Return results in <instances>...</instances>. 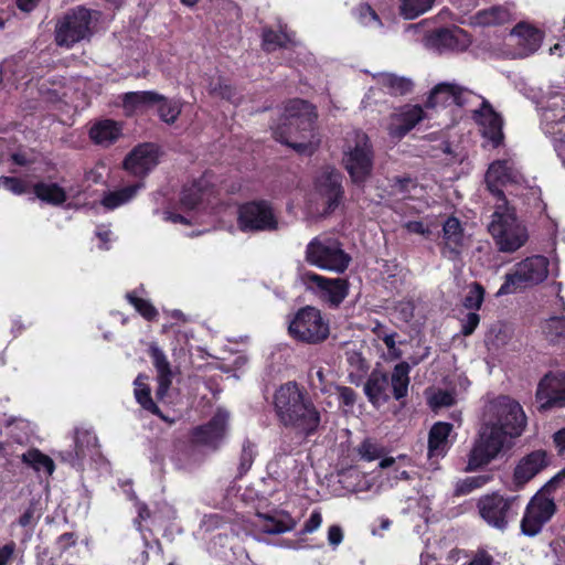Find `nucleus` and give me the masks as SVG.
<instances>
[{"mask_svg": "<svg viewBox=\"0 0 565 565\" xmlns=\"http://www.w3.org/2000/svg\"><path fill=\"white\" fill-rule=\"evenodd\" d=\"M359 454L362 459L372 461L380 458L382 454V448L372 440H365L364 443H362L359 449Z\"/></svg>", "mask_w": 565, "mask_h": 565, "instance_id": "obj_53", "label": "nucleus"}, {"mask_svg": "<svg viewBox=\"0 0 565 565\" xmlns=\"http://www.w3.org/2000/svg\"><path fill=\"white\" fill-rule=\"evenodd\" d=\"M396 311L399 312L403 321H408L414 315V305L411 301H404L396 306Z\"/></svg>", "mask_w": 565, "mask_h": 565, "instance_id": "obj_61", "label": "nucleus"}, {"mask_svg": "<svg viewBox=\"0 0 565 565\" xmlns=\"http://www.w3.org/2000/svg\"><path fill=\"white\" fill-rule=\"evenodd\" d=\"M445 247L451 254H458L463 245V235L460 222L455 217H449L443 227Z\"/></svg>", "mask_w": 565, "mask_h": 565, "instance_id": "obj_36", "label": "nucleus"}, {"mask_svg": "<svg viewBox=\"0 0 565 565\" xmlns=\"http://www.w3.org/2000/svg\"><path fill=\"white\" fill-rule=\"evenodd\" d=\"M142 186L143 184L138 182L121 190L108 192L104 195L102 204L108 210H114L130 201Z\"/></svg>", "mask_w": 565, "mask_h": 565, "instance_id": "obj_39", "label": "nucleus"}, {"mask_svg": "<svg viewBox=\"0 0 565 565\" xmlns=\"http://www.w3.org/2000/svg\"><path fill=\"white\" fill-rule=\"evenodd\" d=\"M159 162V150L152 143L134 148L124 161V169L135 177L147 175Z\"/></svg>", "mask_w": 565, "mask_h": 565, "instance_id": "obj_20", "label": "nucleus"}, {"mask_svg": "<svg viewBox=\"0 0 565 565\" xmlns=\"http://www.w3.org/2000/svg\"><path fill=\"white\" fill-rule=\"evenodd\" d=\"M564 479L565 468L547 481L530 500L521 520V530L524 535H537L555 514L556 504L551 494Z\"/></svg>", "mask_w": 565, "mask_h": 565, "instance_id": "obj_4", "label": "nucleus"}, {"mask_svg": "<svg viewBox=\"0 0 565 565\" xmlns=\"http://www.w3.org/2000/svg\"><path fill=\"white\" fill-rule=\"evenodd\" d=\"M554 443L558 452H565V428L556 431L553 436Z\"/></svg>", "mask_w": 565, "mask_h": 565, "instance_id": "obj_64", "label": "nucleus"}, {"mask_svg": "<svg viewBox=\"0 0 565 565\" xmlns=\"http://www.w3.org/2000/svg\"><path fill=\"white\" fill-rule=\"evenodd\" d=\"M512 18L513 13L509 6H492L478 11L473 15V23L481 26H492L508 23Z\"/></svg>", "mask_w": 565, "mask_h": 565, "instance_id": "obj_34", "label": "nucleus"}, {"mask_svg": "<svg viewBox=\"0 0 565 565\" xmlns=\"http://www.w3.org/2000/svg\"><path fill=\"white\" fill-rule=\"evenodd\" d=\"M263 49L273 52L278 49H288L298 44L295 33L289 31L286 24H279L277 31L265 26L262 32Z\"/></svg>", "mask_w": 565, "mask_h": 565, "instance_id": "obj_28", "label": "nucleus"}, {"mask_svg": "<svg viewBox=\"0 0 565 565\" xmlns=\"http://www.w3.org/2000/svg\"><path fill=\"white\" fill-rule=\"evenodd\" d=\"M279 420L302 435H310L320 425V414L296 383H287L275 394Z\"/></svg>", "mask_w": 565, "mask_h": 565, "instance_id": "obj_3", "label": "nucleus"}, {"mask_svg": "<svg viewBox=\"0 0 565 565\" xmlns=\"http://www.w3.org/2000/svg\"><path fill=\"white\" fill-rule=\"evenodd\" d=\"M97 443V438L94 434L88 430H79L77 429L75 433V455L74 457L70 455V461L74 462V460H79L87 455V451L95 447Z\"/></svg>", "mask_w": 565, "mask_h": 565, "instance_id": "obj_43", "label": "nucleus"}, {"mask_svg": "<svg viewBox=\"0 0 565 565\" xmlns=\"http://www.w3.org/2000/svg\"><path fill=\"white\" fill-rule=\"evenodd\" d=\"M472 100H479V95L454 83H440L430 92L426 107H447L451 105L469 106Z\"/></svg>", "mask_w": 565, "mask_h": 565, "instance_id": "obj_17", "label": "nucleus"}, {"mask_svg": "<svg viewBox=\"0 0 565 565\" xmlns=\"http://www.w3.org/2000/svg\"><path fill=\"white\" fill-rule=\"evenodd\" d=\"M409 365L406 362L397 364L391 376V386L393 395L396 399H401L407 395L409 384Z\"/></svg>", "mask_w": 565, "mask_h": 565, "instance_id": "obj_38", "label": "nucleus"}, {"mask_svg": "<svg viewBox=\"0 0 565 565\" xmlns=\"http://www.w3.org/2000/svg\"><path fill=\"white\" fill-rule=\"evenodd\" d=\"M548 465L547 454L536 450L523 457L516 465L513 482L518 488L523 487Z\"/></svg>", "mask_w": 565, "mask_h": 565, "instance_id": "obj_23", "label": "nucleus"}, {"mask_svg": "<svg viewBox=\"0 0 565 565\" xmlns=\"http://www.w3.org/2000/svg\"><path fill=\"white\" fill-rule=\"evenodd\" d=\"M520 507L519 495L504 497L500 493L482 495L477 502L480 518L500 531L505 530L510 520L518 515Z\"/></svg>", "mask_w": 565, "mask_h": 565, "instance_id": "obj_7", "label": "nucleus"}, {"mask_svg": "<svg viewBox=\"0 0 565 565\" xmlns=\"http://www.w3.org/2000/svg\"><path fill=\"white\" fill-rule=\"evenodd\" d=\"M214 190L206 177L183 189L180 203L185 210H193L204 202L210 203Z\"/></svg>", "mask_w": 565, "mask_h": 565, "instance_id": "obj_24", "label": "nucleus"}, {"mask_svg": "<svg viewBox=\"0 0 565 565\" xmlns=\"http://www.w3.org/2000/svg\"><path fill=\"white\" fill-rule=\"evenodd\" d=\"M121 130L119 122L111 119H103L92 126L89 136L95 143L108 147L121 136Z\"/></svg>", "mask_w": 565, "mask_h": 565, "instance_id": "obj_32", "label": "nucleus"}, {"mask_svg": "<svg viewBox=\"0 0 565 565\" xmlns=\"http://www.w3.org/2000/svg\"><path fill=\"white\" fill-rule=\"evenodd\" d=\"M469 106L476 107L472 109V117L483 138L489 140L493 147L499 146L503 140L501 116L481 96H479V100H472Z\"/></svg>", "mask_w": 565, "mask_h": 565, "instance_id": "obj_13", "label": "nucleus"}, {"mask_svg": "<svg viewBox=\"0 0 565 565\" xmlns=\"http://www.w3.org/2000/svg\"><path fill=\"white\" fill-rule=\"evenodd\" d=\"M238 226L244 232L276 231L278 220L268 202H249L238 210Z\"/></svg>", "mask_w": 565, "mask_h": 565, "instance_id": "obj_12", "label": "nucleus"}, {"mask_svg": "<svg viewBox=\"0 0 565 565\" xmlns=\"http://www.w3.org/2000/svg\"><path fill=\"white\" fill-rule=\"evenodd\" d=\"M21 458L24 463L29 465L36 471H45L46 473L52 475L55 469L53 460L49 456L42 454L39 449H30L24 452Z\"/></svg>", "mask_w": 565, "mask_h": 565, "instance_id": "obj_42", "label": "nucleus"}, {"mask_svg": "<svg viewBox=\"0 0 565 565\" xmlns=\"http://www.w3.org/2000/svg\"><path fill=\"white\" fill-rule=\"evenodd\" d=\"M34 193L40 200L53 205H60L66 200L65 191L55 183H38Z\"/></svg>", "mask_w": 565, "mask_h": 565, "instance_id": "obj_40", "label": "nucleus"}, {"mask_svg": "<svg viewBox=\"0 0 565 565\" xmlns=\"http://www.w3.org/2000/svg\"><path fill=\"white\" fill-rule=\"evenodd\" d=\"M90 12L78 7L60 20L55 28L57 45L71 47L89 34Z\"/></svg>", "mask_w": 565, "mask_h": 565, "instance_id": "obj_11", "label": "nucleus"}, {"mask_svg": "<svg viewBox=\"0 0 565 565\" xmlns=\"http://www.w3.org/2000/svg\"><path fill=\"white\" fill-rule=\"evenodd\" d=\"M470 42L468 33L459 28L440 29L435 33V44L440 50L463 51Z\"/></svg>", "mask_w": 565, "mask_h": 565, "instance_id": "obj_30", "label": "nucleus"}, {"mask_svg": "<svg viewBox=\"0 0 565 565\" xmlns=\"http://www.w3.org/2000/svg\"><path fill=\"white\" fill-rule=\"evenodd\" d=\"M322 523V514L320 511L315 510L310 514L309 519L305 522L302 533L309 534L317 531Z\"/></svg>", "mask_w": 565, "mask_h": 565, "instance_id": "obj_56", "label": "nucleus"}, {"mask_svg": "<svg viewBox=\"0 0 565 565\" xmlns=\"http://www.w3.org/2000/svg\"><path fill=\"white\" fill-rule=\"evenodd\" d=\"M377 84L382 86L388 94L402 96L411 93L414 83L411 78L397 76L392 73H383L377 76Z\"/></svg>", "mask_w": 565, "mask_h": 565, "instance_id": "obj_35", "label": "nucleus"}, {"mask_svg": "<svg viewBox=\"0 0 565 565\" xmlns=\"http://www.w3.org/2000/svg\"><path fill=\"white\" fill-rule=\"evenodd\" d=\"M158 114L167 124H173L181 113V104L177 100H168L163 96V100L157 103Z\"/></svg>", "mask_w": 565, "mask_h": 565, "instance_id": "obj_45", "label": "nucleus"}, {"mask_svg": "<svg viewBox=\"0 0 565 565\" xmlns=\"http://www.w3.org/2000/svg\"><path fill=\"white\" fill-rule=\"evenodd\" d=\"M0 186L14 194H21L24 192L23 183L17 178L0 177Z\"/></svg>", "mask_w": 565, "mask_h": 565, "instance_id": "obj_55", "label": "nucleus"}, {"mask_svg": "<svg viewBox=\"0 0 565 565\" xmlns=\"http://www.w3.org/2000/svg\"><path fill=\"white\" fill-rule=\"evenodd\" d=\"M288 331L294 339L309 344L323 342L330 333L329 324L320 310L310 306L298 310L289 323Z\"/></svg>", "mask_w": 565, "mask_h": 565, "instance_id": "obj_8", "label": "nucleus"}, {"mask_svg": "<svg viewBox=\"0 0 565 565\" xmlns=\"http://www.w3.org/2000/svg\"><path fill=\"white\" fill-rule=\"evenodd\" d=\"M388 380L384 374L373 372L364 385V393L369 401L375 406L384 405L390 398Z\"/></svg>", "mask_w": 565, "mask_h": 565, "instance_id": "obj_31", "label": "nucleus"}, {"mask_svg": "<svg viewBox=\"0 0 565 565\" xmlns=\"http://www.w3.org/2000/svg\"><path fill=\"white\" fill-rule=\"evenodd\" d=\"M480 322V317L477 312H470L462 320V329L461 332L463 335H470L478 327Z\"/></svg>", "mask_w": 565, "mask_h": 565, "instance_id": "obj_57", "label": "nucleus"}, {"mask_svg": "<svg viewBox=\"0 0 565 565\" xmlns=\"http://www.w3.org/2000/svg\"><path fill=\"white\" fill-rule=\"evenodd\" d=\"M128 301L135 307V309L147 320H152L157 316L156 308L148 301L135 294H127Z\"/></svg>", "mask_w": 565, "mask_h": 565, "instance_id": "obj_49", "label": "nucleus"}, {"mask_svg": "<svg viewBox=\"0 0 565 565\" xmlns=\"http://www.w3.org/2000/svg\"><path fill=\"white\" fill-rule=\"evenodd\" d=\"M452 430V425L449 423L438 422L429 431L428 438V456L429 459L443 458L450 448L449 436Z\"/></svg>", "mask_w": 565, "mask_h": 565, "instance_id": "obj_26", "label": "nucleus"}, {"mask_svg": "<svg viewBox=\"0 0 565 565\" xmlns=\"http://www.w3.org/2000/svg\"><path fill=\"white\" fill-rule=\"evenodd\" d=\"M359 18L363 25L377 29L381 26V21L375 13L374 10H372L369 6H361L359 9Z\"/></svg>", "mask_w": 565, "mask_h": 565, "instance_id": "obj_52", "label": "nucleus"}, {"mask_svg": "<svg viewBox=\"0 0 565 565\" xmlns=\"http://www.w3.org/2000/svg\"><path fill=\"white\" fill-rule=\"evenodd\" d=\"M405 227L409 233L419 234L424 237H429L431 234L430 227L420 221H409Z\"/></svg>", "mask_w": 565, "mask_h": 565, "instance_id": "obj_58", "label": "nucleus"}, {"mask_svg": "<svg viewBox=\"0 0 565 565\" xmlns=\"http://www.w3.org/2000/svg\"><path fill=\"white\" fill-rule=\"evenodd\" d=\"M211 90L212 93L225 99H232L233 97V89L225 83H218L217 85L213 86Z\"/></svg>", "mask_w": 565, "mask_h": 565, "instance_id": "obj_62", "label": "nucleus"}, {"mask_svg": "<svg viewBox=\"0 0 565 565\" xmlns=\"http://www.w3.org/2000/svg\"><path fill=\"white\" fill-rule=\"evenodd\" d=\"M15 543L9 542L0 548V565H9L15 552Z\"/></svg>", "mask_w": 565, "mask_h": 565, "instance_id": "obj_59", "label": "nucleus"}, {"mask_svg": "<svg viewBox=\"0 0 565 565\" xmlns=\"http://www.w3.org/2000/svg\"><path fill=\"white\" fill-rule=\"evenodd\" d=\"M486 184L488 190L497 199V203H507L502 188H522L525 183L518 162L512 157L494 160L486 172Z\"/></svg>", "mask_w": 565, "mask_h": 565, "instance_id": "obj_9", "label": "nucleus"}, {"mask_svg": "<svg viewBox=\"0 0 565 565\" xmlns=\"http://www.w3.org/2000/svg\"><path fill=\"white\" fill-rule=\"evenodd\" d=\"M149 354L152 359L153 366L158 374V390L157 395L164 396L172 383V371L170 363L164 352L158 347L157 343H150Z\"/></svg>", "mask_w": 565, "mask_h": 565, "instance_id": "obj_27", "label": "nucleus"}, {"mask_svg": "<svg viewBox=\"0 0 565 565\" xmlns=\"http://www.w3.org/2000/svg\"><path fill=\"white\" fill-rule=\"evenodd\" d=\"M41 514L36 510V504L31 502L23 514L19 518V525L22 527H34L40 520Z\"/></svg>", "mask_w": 565, "mask_h": 565, "instance_id": "obj_51", "label": "nucleus"}, {"mask_svg": "<svg viewBox=\"0 0 565 565\" xmlns=\"http://www.w3.org/2000/svg\"><path fill=\"white\" fill-rule=\"evenodd\" d=\"M543 332L550 341H556L565 335V319L553 317L543 324Z\"/></svg>", "mask_w": 565, "mask_h": 565, "instance_id": "obj_47", "label": "nucleus"}, {"mask_svg": "<svg viewBox=\"0 0 565 565\" xmlns=\"http://www.w3.org/2000/svg\"><path fill=\"white\" fill-rule=\"evenodd\" d=\"M258 525L264 532L269 534H280L295 529L296 521L285 511L275 512L274 514L258 515Z\"/></svg>", "mask_w": 565, "mask_h": 565, "instance_id": "obj_33", "label": "nucleus"}, {"mask_svg": "<svg viewBox=\"0 0 565 565\" xmlns=\"http://www.w3.org/2000/svg\"><path fill=\"white\" fill-rule=\"evenodd\" d=\"M456 403V396L452 392L436 390L428 395V404L433 409L448 407Z\"/></svg>", "mask_w": 565, "mask_h": 565, "instance_id": "obj_48", "label": "nucleus"}, {"mask_svg": "<svg viewBox=\"0 0 565 565\" xmlns=\"http://www.w3.org/2000/svg\"><path fill=\"white\" fill-rule=\"evenodd\" d=\"M316 119L317 113L311 104L302 99L289 100L271 125L273 136L300 154H311L320 145Z\"/></svg>", "mask_w": 565, "mask_h": 565, "instance_id": "obj_2", "label": "nucleus"}, {"mask_svg": "<svg viewBox=\"0 0 565 565\" xmlns=\"http://www.w3.org/2000/svg\"><path fill=\"white\" fill-rule=\"evenodd\" d=\"M425 118L424 107L418 104H405L396 107L387 118V134L391 138L401 140Z\"/></svg>", "mask_w": 565, "mask_h": 565, "instance_id": "obj_14", "label": "nucleus"}, {"mask_svg": "<svg viewBox=\"0 0 565 565\" xmlns=\"http://www.w3.org/2000/svg\"><path fill=\"white\" fill-rule=\"evenodd\" d=\"M308 289L332 307H338L349 294L350 284L343 279H329L315 273H305L301 276Z\"/></svg>", "mask_w": 565, "mask_h": 565, "instance_id": "obj_15", "label": "nucleus"}, {"mask_svg": "<svg viewBox=\"0 0 565 565\" xmlns=\"http://www.w3.org/2000/svg\"><path fill=\"white\" fill-rule=\"evenodd\" d=\"M341 177L338 172L330 170L324 171L316 183V201L322 205L320 214L330 213L339 203L341 198Z\"/></svg>", "mask_w": 565, "mask_h": 565, "instance_id": "obj_18", "label": "nucleus"}, {"mask_svg": "<svg viewBox=\"0 0 565 565\" xmlns=\"http://www.w3.org/2000/svg\"><path fill=\"white\" fill-rule=\"evenodd\" d=\"M228 417L227 412L217 411L206 425L196 427L193 430V441L198 445L216 449L226 435Z\"/></svg>", "mask_w": 565, "mask_h": 565, "instance_id": "obj_19", "label": "nucleus"}, {"mask_svg": "<svg viewBox=\"0 0 565 565\" xmlns=\"http://www.w3.org/2000/svg\"><path fill=\"white\" fill-rule=\"evenodd\" d=\"M536 399L540 408L565 406V374H547L539 383Z\"/></svg>", "mask_w": 565, "mask_h": 565, "instance_id": "obj_21", "label": "nucleus"}, {"mask_svg": "<svg viewBox=\"0 0 565 565\" xmlns=\"http://www.w3.org/2000/svg\"><path fill=\"white\" fill-rule=\"evenodd\" d=\"M490 476L480 475L473 477H467L457 481L455 487V493L457 495H466L473 490L480 489L490 481Z\"/></svg>", "mask_w": 565, "mask_h": 565, "instance_id": "obj_44", "label": "nucleus"}, {"mask_svg": "<svg viewBox=\"0 0 565 565\" xmlns=\"http://www.w3.org/2000/svg\"><path fill=\"white\" fill-rule=\"evenodd\" d=\"M435 0H399L398 10L406 20H413L429 11Z\"/></svg>", "mask_w": 565, "mask_h": 565, "instance_id": "obj_41", "label": "nucleus"}, {"mask_svg": "<svg viewBox=\"0 0 565 565\" xmlns=\"http://www.w3.org/2000/svg\"><path fill=\"white\" fill-rule=\"evenodd\" d=\"M254 445L250 444L249 441L244 443L239 462L241 473L246 472L250 468L254 460Z\"/></svg>", "mask_w": 565, "mask_h": 565, "instance_id": "obj_54", "label": "nucleus"}, {"mask_svg": "<svg viewBox=\"0 0 565 565\" xmlns=\"http://www.w3.org/2000/svg\"><path fill=\"white\" fill-rule=\"evenodd\" d=\"M548 275V259L544 256H531L514 265L505 275V281L497 296L513 294L518 290L541 284Z\"/></svg>", "mask_w": 565, "mask_h": 565, "instance_id": "obj_6", "label": "nucleus"}, {"mask_svg": "<svg viewBox=\"0 0 565 565\" xmlns=\"http://www.w3.org/2000/svg\"><path fill=\"white\" fill-rule=\"evenodd\" d=\"M355 183L370 175L373 167V152L369 138L363 132H355Z\"/></svg>", "mask_w": 565, "mask_h": 565, "instance_id": "obj_25", "label": "nucleus"}, {"mask_svg": "<svg viewBox=\"0 0 565 565\" xmlns=\"http://www.w3.org/2000/svg\"><path fill=\"white\" fill-rule=\"evenodd\" d=\"M525 423V414L516 401L508 396L489 401L484 406L483 425L469 454L466 470H478L495 459L509 438L522 434Z\"/></svg>", "mask_w": 565, "mask_h": 565, "instance_id": "obj_1", "label": "nucleus"}, {"mask_svg": "<svg viewBox=\"0 0 565 565\" xmlns=\"http://www.w3.org/2000/svg\"><path fill=\"white\" fill-rule=\"evenodd\" d=\"M147 381H148V376L143 375V374H139L136 377V380L134 382V385H135L134 393H135L136 401L141 405V407L143 409H146L152 414L159 415L160 411H159L158 406L156 405V403L153 402V399L151 398L150 387H149Z\"/></svg>", "mask_w": 565, "mask_h": 565, "instance_id": "obj_37", "label": "nucleus"}, {"mask_svg": "<svg viewBox=\"0 0 565 565\" xmlns=\"http://www.w3.org/2000/svg\"><path fill=\"white\" fill-rule=\"evenodd\" d=\"M542 129L552 142L565 134V88L551 93L542 107Z\"/></svg>", "mask_w": 565, "mask_h": 565, "instance_id": "obj_16", "label": "nucleus"}, {"mask_svg": "<svg viewBox=\"0 0 565 565\" xmlns=\"http://www.w3.org/2000/svg\"><path fill=\"white\" fill-rule=\"evenodd\" d=\"M489 232L498 248L504 253L518 250L529 238L526 227L516 218L514 210L508 203L495 204Z\"/></svg>", "mask_w": 565, "mask_h": 565, "instance_id": "obj_5", "label": "nucleus"}, {"mask_svg": "<svg viewBox=\"0 0 565 565\" xmlns=\"http://www.w3.org/2000/svg\"><path fill=\"white\" fill-rule=\"evenodd\" d=\"M408 462V458L406 456H398L397 458H393V457H387V458H384L380 461L379 466L381 468H390V467H395L394 468V471H395V475H394V478L395 479H407L408 478V473L405 469H402L403 467L406 466V463Z\"/></svg>", "mask_w": 565, "mask_h": 565, "instance_id": "obj_50", "label": "nucleus"}, {"mask_svg": "<svg viewBox=\"0 0 565 565\" xmlns=\"http://www.w3.org/2000/svg\"><path fill=\"white\" fill-rule=\"evenodd\" d=\"M306 259L313 266L337 273L343 271L350 263V256L343 253L338 243L319 238L308 244Z\"/></svg>", "mask_w": 565, "mask_h": 565, "instance_id": "obj_10", "label": "nucleus"}, {"mask_svg": "<svg viewBox=\"0 0 565 565\" xmlns=\"http://www.w3.org/2000/svg\"><path fill=\"white\" fill-rule=\"evenodd\" d=\"M343 540V531L339 525H331L328 529V543L335 548Z\"/></svg>", "mask_w": 565, "mask_h": 565, "instance_id": "obj_60", "label": "nucleus"}, {"mask_svg": "<svg viewBox=\"0 0 565 565\" xmlns=\"http://www.w3.org/2000/svg\"><path fill=\"white\" fill-rule=\"evenodd\" d=\"M509 45L516 47L515 55L523 57L536 52L543 41L541 30L527 23L516 24L507 39Z\"/></svg>", "mask_w": 565, "mask_h": 565, "instance_id": "obj_22", "label": "nucleus"}, {"mask_svg": "<svg viewBox=\"0 0 565 565\" xmlns=\"http://www.w3.org/2000/svg\"><path fill=\"white\" fill-rule=\"evenodd\" d=\"M160 100H163V96L154 92H130L122 96V107L126 115L131 116L146 111Z\"/></svg>", "mask_w": 565, "mask_h": 565, "instance_id": "obj_29", "label": "nucleus"}, {"mask_svg": "<svg viewBox=\"0 0 565 565\" xmlns=\"http://www.w3.org/2000/svg\"><path fill=\"white\" fill-rule=\"evenodd\" d=\"M483 298H484L483 287L478 282H473L469 286L467 295L463 298V306L467 309L478 310L483 302Z\"/></svg>", "mask_w": 565, "mask_h": 565, "instance_id": "obj_46", "label": "nucleus"}, {"mask_svg": "<svg viewBox=\"0 0 565 565\" xmlns=\"http://www.w3.org/2000/svg\"><path fill=\"white\" fill-rule=\"evenodd\" d=\"M553 146L557 156L562 159L565 166V134L564 137H556Z\"/></svg>", "mask_w": 565, "mask_h": 565, "instance_id": "obj_63", "label": "nucleus"}]
</instances>
